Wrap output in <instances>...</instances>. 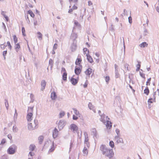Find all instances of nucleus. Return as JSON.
<instances>
[{
  "label": "nucleus",
  "mask_w": 159,
  "mask_h": 159,
  "mask_svg": "<svg viewBox=\"0 0 159 159\" xmlns=\"http://www.w3.org/2000/svg\"><path fill=\"white\" fill-rule=\"evenodd\" d=\"M38 122L37 120L35 119L33 123L28 124V128L29 130H32L38 127Z\"/></svg>",
  "instance_id": "obj_1"
},
{
  "label": "nucleus",
  "mask_w": 159,
  "mask_h": 159,
  "mask_svg": "<svg viewBox=\"0 0 159 159\" xmlns=\"http://www.w3.org/2000/svg\"><path fill=\"white\" fill-rule=\"evenodd\" d=\"M17 148V146L15 144H12L8 149L7 152L9 154H13L16 152Z\"/></svg>",
  "instance_id": "obj_2"
},
{
  "label": "nucleus",
  "mask_w": 159,
  "mask_h": 159,
  "mask_svg": "<svg viewBox=\"0 0 159 159\" xmlns=\"http://www.w3.org/2000/svg\"><path fill=\"white\" fill-rule=\"evenodd\" d=\"M103 155L108 157H112L114 155L113 150L112 149H108Z\"/></svg>",
  "instance_id": "obj_3"
},
{
  "label": "nucleus",
  "mask_w": 159,
  "mask_h": 159,
  "mask_svg": "<svg viewBox=\"0 0 159 159\" xmlns=\"http://www.w3.org/2000/svg\"><path fill=\"white\" fill-rule=\"evenodd\" d=\"M66 123L65 121L63 120H60L59 121L57 124L58 128L60 130H61L63 128L65 125H66Z\"/></svg>",
  "instance_id": "obj_4"
},
{
  "label": "nucleus",
  "mask_w": 159,
  "mask_h": 159,
  "mask_svg": "<svg viewBox=\"0 0 159 159\" xmlns=\"http://www.w3.org/2000/svg\"><path fill=\"white\" fill-rule=\"evenodd\" d=\"M100 149L102 152V154L103 155L106 152L108 149L107 148L105 145H102L100 147Z\"/></svg>",
  "instance_id": "obj_5"
},
{
  "label": "nucleus",
  "mask_w": 159,
  "mask_h": 159,
  "mask_svg": "<svg viewBox=\"0 0 159 159\" xmlns=\"http://www.w3.org/2000/svg\"><path fill=\"white\" fill-rule=\"evenodd\" d=\"M107 119H108V120L109 119V118L108 117V116H107L106 117V126L107 128L110 129L112 127V123L110 121H109L108 120H107Z\"/></svg>",
  "instance_id": "obj_6"
},
{
  "label": "nucleus",
  "mask_w": 159,
  "mask_h": 159,
  "mask_svg": "<svg viewBox=\"0 0 159 159\" xmlns=\"http://www.w3.org/2000/svg\"><path fill=\"white\" fill-rule=\"evenodd\" d=\"M76 41H75L73 42L71 46V49L72 52H74L76 49Z\"/></svg>",
  "instance_id": "obj_7"
},
{
  "label": "nucleus",
  "mask_w": 159,
  "mask_h": 159,
  "mask_svg": "<svg viewBox=\"0 0 159 159\" xmlns=\"http://www.w3.org/2000/svg\"><path fill=\"white\" fill-rule=\"evenodd\" d=\"M58 131L57 129L55 128L52 131V137L54 139H55L56 138L58 135Z\"/></svg>",
  "instance_id": "obj_8"
},
{
  "label": "nucleus",
  "mask_w": 159,
  "mask_h": 159,
  "mask_svg": "<svg viewBox=\"0 0 159 159\" xmlns=\"http://www.w3.org/2000/svg\"><path fill=\"white\" fill-rule=\"evenodd\" d=\"M70 129L74 132H77L78 129V127L75 124H71L70 125Z\"/></svg>",
  "instance_id": "obj_9"
},
{
  "label": "nucleus",
  "mask_w": 159,
  "mask_h": 159,
  "mask_svg": "<svg viewBox=\"0 0 159 159\" xmlns=\"http://www.w3.org/2000/svg\"><path fill=\"white\" fill-rule=\"evenodd\" d=\"M120 136H115V139L118 143H123V141L122 138H120Z\"/></svg>",
  "instance_id": "obj_10"
},
{
  "label": "nucleus",
  "mask_w": 159,
  "mask_h": 159,
  "mask_svg": "<svg viewBox=\"0 0 159 159\" xmlns=\"http://www.w3.org/2000/svg\"><path fill=\"white\" fill-rule=\"evenodd\" d=\"M33 114L32 113H28L27 115L26 119L28 121H31L32 120L33 118Z\"/></svg>",
  "instance_id": "obj_11"
},
{
  "label": "nucleus",
  "mask_w": 159,
  "mask_h": 159,
  "mask_svg": "<svg viewBox=\"0 0 159 159\" xmlns=\"http://www.w3.org/2000/svg\"><path fill=\"white\" fill-rule=\"evenodd\" d=\"M69 1L70 4H71L72 2L75 3V4L73 5L72 8L73 10L77 9V7L75 6V4L77 2L78 0H69Z\"/></svg>",
  "instance_id": "obj_12"
},
{
  "label": "nucleus",
  "mask_w": 159,
  "mask_h": 159,
  "mask_svg": "<svg viewBox=\"0 0 159 159\" xmlns=\"http://www.w3.org/2000/svg\"><path fill=\"white\" fill-rule=\"evenodd\" d=\"M92 135H93V137L94 138L95 137L97 138V133L96 129L94 128H93L91 130Z\"/></svg>",
  "instance_id": "obj_13"
},
{
  "label": "nucleus",
  "mask_w": 159,
  "mask_h": 159,
  "mask_svg": "<svg viewBox=\"0 0 159 159\" xmlns=\"http://www.w3.org/2000/svg\"><path fill=\"white\" fill-rule=\"evenodd\" d=\"M81 71L80 68L79 67H75V72L76 75H79Z\"/></svg>",
  "instance_id": "obj_14"
},
{
  "label": "nucleus",
  "mask_w": 159,
  "mask_h": 159,
  "mask_svg": "<svg viewBox=\"0 0 159 159\" xmlns=\"http://www.w3.org/2000/svg\"><path fill=\"white\" fill-rule=\"evenodd\" d=\"M101 118L100 120L101 121H102L103 123L105 124L106 123V117L105 118V115L103 114L102 115H100Z\"/></svg>",
  "instance_id": "obj_15"
},
{
  "label": "nucleus",
  "mask_w": 159,
  "mask_h": 159,
  "mask_svg": "<svg viewBox=\"0 0 159 159\" xmlns=\"http://www.w3.org/2000/svg\"><path fill=\"white\" fill-rule=\"evenodd\" d=\"M70 82L73 85H75L78 82V80L72 77L70 79Z\"/></svg>",
  "instance_id": "obj_16"
},
{
  "label": "nucleus",
  "mask_w": 159,
  "mask_h": 159,
  "mask_svg": "<svg viewBox=\"0 0 159 159\" xmlns=\"http://www.w3.org/2000/svg\"><path fill=\"white\" fill-rule=\"evenodd\" d=\"M46 85V82L44 80H42L41 82V90H43L45 89Z\"/></svg>",
  "instance_id": "obj_17"
},
{
  "label": "nucleus",
  "mask_w": 159,
  "mask_h": 159,
  "mask_svg": "<svg viewBox=\"0 0 159 159\" xmlns=\"http://www.w3.org/2000/svg\"><path fill=\"white\" fill-rule=\"evenodd\" d=\"M77 37V34L73 33L70 36V39L73 40V42L76 41V39Z\"/></svg>",
  "instance_id": "obj_18"
},
{
  "label": "nucleus",
  "mask_w": 159,
  "mask_h": 159,
  "mask_svg": "<svg viewBox=\"0 0 159 159\" xmlns=\"http://www.w3.org/2000/svg\"><path fill=\"white\" fill-rule=\"evenodd\" d=\"M81 59L79 58H77L75 62V64L76 65H79V66L80 67L82 68V66L80 65V63L81 61Z\"/></svg>",
  "instance_id": "obj_19"
},
{
  "label": "nucleus",
  "mask_w": 159,
  "mask_h": 159,
  "mask_svg": "<svg viewBox=\"0 0 159 159\" xmlns=\"http://www.w3.org/2000/svg\"><path fill=\"white\" fill-rule=\"evenodd\" d=\"M51 98L53 100H55L57 98V95L55 92H53L51 94Z\"/></svg>",
  "instance_id": "obj_20"
},
{
  "label": "nucleus",
  "mask_w": 159,
  "mask_h": 159,
  "mask_svg": "<svg viewBox=\"0 0 159 159\" xmlns=\"http://www.w3.org/2000/svg\"><path fill=\"white\" fill-rule=\"evenodd\" d=\"M86 56L88 61L90 63H92L93 62V61L91 57L88 54H87Z\"/></svg>",
  "instance_id": "obj_21"
},
{
  "label": "nucleus",
  "mask_w": 159,
  "mask_h": 159,
  "mask_svg": "<svg viewBox=\"0 0 159 159\" xmlns=\"http://www.w3.org/2000/svg\"><path fill=\"white\" fill-rule=\"evenodd\" d=\"M92 72V69L90 68H88L85 72L86 74L88 75H90Z\"/></svg>",
  "instance_id": "obj_22"
},
{
  "label": "nucleus",
  "mask_w": 159,
  "mask_h": 159,
  "mask_svg": "<svg viewBox=\"0 0 159 159\" xmlns=\"http://www.w3.org/2000/svg\"><path fill=\"white\" fill-rule=\"evenodd\" d=\"M148 43L145 42H143L139 45V46L141 48H144L148 46Z\"/></svg>",
  "instance_id": "obj_23"
},
{
  "label": "nucleus",
  "mask_w": 159,
  "mask_h": 159,
  "mask_svg": "<svg viewBox=\"0 0 159 159\" xmlns=\"http://www.w3.org/2000/svg\"><path fill=\"white\" fill-rule=\"evenodd\" d=\"M35 148V146L34 144H31L29 146V149L31 151H33L34 150Z\"/></svg>",
  "instance_id": "obj_24"
},
{
  "label": "nucleus",
  "mask_w": 159,
  "mask_h": 159,
  "mask_svg": "<svg viewBox=\"0 0 159 159\" xmlns=\"http://www.w3.org/2000/svg\"><path fill=\"white\" fill-rule=\"evenodd\" d=\"M144 93L147 95H148L149 94V90L147 86L146 87L145 89L144 90Z\"/></svg>",
  "instance_id": "obj_25"
},
{
  "label": "nucleus",
  "mask_w": 159,
  "mask_h": 159,
  "mask_svg": "<svg viewBox=\"0 0 159 159\" xmlns=\"http://www.w3.org/2000/svg\"><path fill=\"white\" fill-rule=\"evenodd\" d=\"M83 153L84 155H87L88 154V150L87 149L86 147H85V145L84 146V147L83 149Z\"/></svg>",
  "instance_id": "obj_26"
},
{
  "label": "nucleus",
  "mask_w": 159,
  "mask_h": 159,
  "mask_svg": "<svg viewBox=\"0 0 159 159\" xmlns=\"http://www.w3.org/2000/svg\"><path fill=\"white\" fill-rule=\"evenodd\" d=\"M84 135L85 136L84 142H88L89 138L87 133L86 132H84Z\"/></svg>",
  "instance_id": "obj_27"
},
{
  "label": "nucleus",
  "mask_w": 159,
  "mask_h": 159,
  "mask_svg": "<svg viewBox=\"0 0 159 159\" xmlns=\"http://www.w3.org/2000/svg\"><path fill=\"white\" fill-rule=\"evenodd\" d=\"M54 149H55V147H54V142H52V147L49 149L48 152H53L54 151Z\"/></svg>",
  "instance_id": "obj_28"
},
{
  "label": "nucleus",
  "mask_w": 159,
  "mask_h": 159,
  "mask_svg": "<svg viewBox=\"0 0 159 159\" xmlns=\"http://www.w3.org/2000/svg\"><path fill=\"white\" fill-rule=\"evenodd\" d=\"M67 74L66 72H64L62 75V79L64 81H66L67 80Z\"/></svg>",
  "instance_id": "obj_29"
},
{
  "label": "nucleus",
  "mask_w": 159,
  "mask_h": 159,
  "mask_svg": "<svg viewBox=\"0 0 159 159\" xmlns=\"http://www.w3.org/2000/svg\"><path fill=\"white\" fill-rule=\"evenodd\" d=\"M34 107H28V113H31L32 114L33 113Z\"/></svg>",
  "instance_id": "obj_30"
},
{
  "label": "nucleus",
  "mask_w": 159,
  "mask_h": 159,
  "mask_svg": "<svg viewBox=\"0 0 159 159\" xmlns=\"http://www.w3.org/2000/svg\"><path fill=\"white\" fill-rule=\"evenodd\" d=\"M20 47L19 43H17L16 44V46L15 47V49L16 50V52H18V49L20 48Z\"/></svg>",
  "instance_id": "obj_31"
},
{
  "label": "nucleus",
  "mask_w": 159,
  "mask_h": 159,
  "mask_svg": "<svg viewBox=\"0 0 159 159\" xmlns=\"http://www.w3.org/2000/svg\"><path fill=\"white\" fill-rule=\"evenodd\" d=\"M43 137L42 136H40L38 138V140H39V143L41 144L43 141Z\"/></svg>",
  "instance_id": "obj_32"
},
{
  "label": "nucleus",
  "mask_w": 159,
  "mask_h": 159,
  "mask_svg": "<svg viewBox=\"0 0 159 159\" xmlns=\"http://www.w3.org/2000/svg\"><path fill=\"white\" fill-rule=\"evenodd\" d=\"M72 109L74 111V112L75 114L77 116H78L80 114L79 112L77 111L76 109L75 108H73Z\"/></svg>",
  "instance_id": "obj_33"
},
{
  "label": "nucleus",
  "mask_w": 159,
  "mask_h": 159,
  "mask_svg": "<svg viewBox=\"0 0 159 159\" xmlns=\"http://www.w3.org/2000/svg\"><path fill=\"white\" fill-rule=\"evenodd\" d=\"M5 106L7 108V110L8 109V107L9 106L8 102L7 100L6 99H5Z\"/></svg>",
  "instance_id": "obj_34"
},
{
  "label": "nucleus",
  "mask_w": 159,
  "mask_h": 159,
  "mask_svg": "<svg viewBox=\"0 0 159 159\" xmlns=\"http://www.w3.org/2000/svg\"><path fill=\"white\" fill-rule=\"evenodd\" d=\"M28 13L30 15V16L32 17H34V15L33 12L31 10H29L28 11Z\"/></svg>",
  "instance_id": "obj_35"
},
{
  "label": "nucleus",
  "mask_w": 159,
  "mask_h": 159,
  "mask_svg": "<svg viewBox=\"0 0 159 159\" xmlns=\"http://www.w3.org/2000/svg\"><path fill=\"white\" fill-rule=\"evenodd\" d=\"M13 38L14 43L16 44L18 42V39L15 35L13 36Z\"/></svg>",
  "instance_id": "obj_36"
},
{
  "label": "nucleus",
  "mask_w": 159,
  "mask_h": 159,
  "mask_svg": "<svg viewBox=\"0 0 159 159\" xmlns=\"http://www.w3.org/2000/svg\"><path fill=\"white\" fill-rule=\"evenodd\" d=\"M49 65L51 66V68L52 69L53 66V60L50 59L49 61Z\"/></svg>",
  "instance_id": "obj_37"
},
{
  "label": "nucleus",
  "mask_w": 159,
  "mask_h": 159,
  "mask_svg": "<svg viewBox=\"0 0 159 159\" xmlns=\"http://www.w3.org/2000/svg\"><path fill=\"white\" fill-rule=\"evenodd\" d=\"M148 32L147 30L146 29H144V31L143 35L144 37H145L146 36L148 35Z\"/></svg>",
  "instance_id": "obj_38"
},
{
  "label": "nucleus",
  "mask_w": 159,
  "mask_h": 159,
  "mask_svg": "<svg viewBox=\"0 0 159 159\" xmlns=\"http://www.w3.org/2000/svg\"><path fill=\"white\" fill-rule=\"evenodd\" d=\"M18 115V114L17 112V111L16 109H15V113L14 114V119L15 121V120L17 119V116Z\"/></svg>",
  "instance_id": "obj_39"
},
{
  "label": "nucleus",
  "mask_w": 159,
  "mask_h": 159,
  "mask_svg": "<svg viewBox=\"0 0 159 159\" xmlns=\"http://www.w3.org/2000/svg\"><path fill=\"white\" fill-rule=\"evenodd\" d=\"M115 131H116V133L117 134V135L116 136H120V131L119 129H116L115 130Z\"/></svg>",
  "instance_id": "obj_40"
},
{
  "label": "nucleus",
  "mask_w": 159,
  "mask_h": 159,
  "mask_svg": "<svg viewBox=\"0 0 159 159\" xmlns=\"http://www.w3.org/2000/svg\"><path fill=\"white\" fill-rule=\"evenodd\" d=\"M109 146L111 148H113L114 146V143L112 141H110L109 143Z\"/></svg>",
  "instance_id": "obj_41"
},
{
  "label": "nucleus",
  "mask_w": 159,
  "mask_h": 159,
  "mask_svg": "<svg viewBox=\"0 0 159 159\" xmlns=\"http://www.w3.org/2000/svg\"><path fill=\"white\" fill-rule=\"evenodd\" d=\"M37 34H38L39 35L38 36V37L40 39H42V34L39 32H37Z\"/></svg>",
  "instance_id": "obj_42"
},
{
  "label": "nucleus",
  "mask_w": 159,
  "mask_h": 159,
  "mask_svg": "<svg viewBox=\"0 0 159 159\" xmlns=\"http://www.w3.org/2000/svg\"><path fill=\"white\" fill-rule=\"evenodd\" d=\"M120 76V75L118 72V70H116L115 71V77L116 78H119Z\"/></svg>",
  "instance_id": "obj_43"
},
{
  "label": "nucleus",
  "mask_w": 159,
  "mask_h": 159,
  "mask_svg": "<svg viewBox=\"0 0 159 159\" xmlns=\"http://www.w3.org/2000/svg\"><path fill=\"white\" fill-rule=\"evenodd\" d=\"M88 107H89V108L90 109H92L93 108V105L91 102L89 103L88 104Z\"/></svg>",
  "instance_id": "obj_44"
},
{
  "label": "nucleus",
  "mask_w": 159,
  "mask_h": 159,
  "mask_svg": "<svg viewBox=\"0 0 159 159\" xmlns=\"http://www.w3.org/2000/svg\"><path fill=\"white\" fill-rule=\"evenodd\" d=\"M22 34L24 36H25V30L24 27H22Z\"/></svg>",
  "instance_id": "obj_45"
},
{
  "label": "nucleus",
  "mask_w": 159,
  "mask_h": 159,
  "mask_svg": "<svg viewBox=\"0 0 159 159\" xmlns=\"http://www.w3.org/2000/svg\"><path fill=\"white\" fill-rule=\"evenodd\" d=\"M151 80V78H150L148 79L147 81L146 82V85H150V81Z\"/></svg>",
  "instance_id": "obj_46"
},
{
  "label": "nucleus",
  "mask_w": 159,
  "mask_h": 159,
  "mask_svg": "<svg viewBox=\"0 0 159 159\" xmlns=\"http://www.w3.org/2000/svg\"><path fill=\"white\" fill-rule=\"evenodd\" d=\"M110 30L114 32L115 30V29L114 28V26L111 24V26L110 28Z\"/></svg>",
  "instance_id": "obj_47"
},
{
  "label": "nucleus",
  "mask_w": 159,
  "mask_h": 159,
  "mask_svg": "<svg viewBox=\"0 0 159 159\" xmlns=\"http://www.w3.org/2000/svg\"><path fill=\"white\" fill-rule=\"evenodd\" d=\"M65 115V112L64 111H62L60 113L59 117L61 118L64 116Z\"/></svg>",
  "instance_id": "obj_48"
},
{
  "label": "nucleus",
  "mask_w": 159,
  "mask_h": 159,
  "mask_svg": "<svg viewBox=\"0 0 159 159\" xmlns=\"http://www.w3.org/2000/svg\"><path fill=\"white\" fill-rule=\"evenodd\" d=\"M110 80V78L109 76H107L105 77V80L107 83H108Z\"/></svg>",
  "instance_id": "obj_49"
},
{
  "label": "nucleus",
  "mask_w": 159,
  "mask_h": 159,
  "mask_svg": "<svg viewBox=\"0 0 159 159\" xmlns=\"http://www.w3.org/2000/svg\"><path fill=\"white\" fill-rule=\"evenodd\" d=\"M129 22L130 24H131L132 23V19L131 16L128 17Z\"/></svg>",
  "instance_id": "obj_50"
},
{
  "label": "nucleus",
  "mask_w": 159,
  "mask_h": 159,
  "mask_svg": "<svg viewBox=\"0 0 159 159\" xmlns=\"http://www.w3.org/2000/svg\"><path fill=\"white\" fill-rule=\"evenodd\" d=\"M7 46L9 47V48L11 49V44H10V42L9 41H7Z\"/></svg>",
  "instance_id": "obj_51"
},
{
  "label": "nucleus",
  "mask_w": 159,
  "mask_h": 159,
  "mask_svg": "<svg viewBox=\"0 0 159 159\" xmlns=\"http://www.w3.org/2000/svg\"><path fill=\"white\" fill-rule=\"evenodd\" d=\"M6 142V139H2L1 144H4Z\"/></svg>",
  "instance_id": "obj_52"
},
{
  "label": "nucleus",
  "mask_w": 159,
  "mask_h": 159,
  "mask_svg": "<svg viewBox=\"0 0 159 159\" xmlns=\"http://www.w3.org/2000/svg\"><path fill=\"white\" fill-rule=\"evenodd\" d=\"M139 74L140 76L141 77L144 79L145 78V74H144L140 72Z\"/></svg>",
  "instance_id": "obj_53"
},
{
  "label": "nucleus",
  "mask_w": 159,
  "mask_h": 159,
  "mask_svg": "<svg viewBox=\"0 0 159 159\" xmlns=\"http://www.w3.org/2000/svg\"><path fill=\"white\" fill-rule=\"evenodd\" d=\"M123 14H124V16H127V11L125 9H124V10Z\"/></svg>",
  "instance_id": "obj_54"
},
{
  "label": "nucleus",
  "mask_w": 159,
  "mask_h": 159,
  "mask_svg": "<svg viewBox=\"0 0 159 159\" xmlns=\"http://www.w3.org/2000/svg\"><path fill=\"white\" fill-rule=\"evenodd\" d=\"M153 100V99L152 98H150V99H149L148 100V105H150L149 104V103H152V100Z\"/></svg>",
  "instance_id": "obj_55"
},
{
  "label": "nucleus",
  "mask_w": 159,
  "mask_h": 159,
  "mask_svg": "<svg viewBox=\"0 0 159 159\" xmlns=\"http://www.w3.org/2000/svg\"><path fill=\"white\" fill-rule=\"evenodd\" d=\"M26 20H27V23L28 24H29L30 22V21L29 19L28 16V15L27 16V17H26Z\"/></svg>",
  "instance_id": "obj_56"
},
{
  "label": "nucleus",
  "mask_w": 159,
  "mask_h": 159,
  "mask_svg": "<svg viewBox=\"0 0 159 159\" xmlns=\"http://www.w3.org/2000/svg\"><path fill=\"white\" fill-rule=\"evenodd\" d=\"M78 119V117L75 116V115H73V119L74 120H76Z\"/></svg>",
  "instance_id": "obj_57"
},
{
  "label": "nucleus",
  "mask_w": 159,
  "mask_h": 159,
  "mask_svg": "<svg viewBox=\"0 0 159 159\" xmlns=\"http://www.w3.org/2000/svg\"><path fill=\"white\" fill-rule=\"evenodd\" d=\"M7 46V45H5L2 44L1 45V48L2 49H4Z\"/></svg>",
  "instance_id": "obj_58"
},
{
  "label": "nucleus",
  "mask_w": 159,
  "mask_h": 159,
  "mask_svg": "<svg viewBox=\"0 0 159 159\" xmlns=\"http://www.w3.org/2000/svg\"><path fill=\"white\" fill-rule=\"evenodd\" d=\"M1 159H7V155H4L2 156Z\"/></svg>",
  "instance_id": "obj_59"
},
{
  "label": "nucleus",
  "mask_w": 159,
  "mask_h": 159,
  "mask_svg": "<svg viewBox=\"0 0 159 159\" xmlns=\"http://www.w3.org/2000/svg\"><path fill=\"white\" fill-rule=\"evenodd\" d=\"M7 53V50L4 51L3 52V57H5Z\"/></svg>",
  "instance_id": "obj_60"
},
{
  "label": "nucleus",
  "mask_w": 159,
  "mask_h": 159,
  "mask_svg": "<svg viewBox=\"0 0 159 159\" xmlns=\"http://www.w3.org/2000/svg\"><path fill=\"white\" fill-rule=\"evenodd\" d=\"M84 143H85V144L86 146H86L88 147H89V141L88 142H84Z\"/></svg>",
  "instance_id": "obj_61"
},
{
  "label": "nucleus",
  "mask_w": 159,
  "mask_h": 159,
  "mask_svg": "<svg viewBox=\"0 0 159 159\" xmlns=\"http://www.w3.org/2000/svg\"><path fill=\"white\" fill-rule=\"evenodd\" d=\"M2 24L3 26L4 29L5 30L6 32H7V29H6L5 24H4V23L3 22H2Z\"/></svg>",
  "instance_id": "obj_62"
},
{
  "label": "nucleus",
  "mask_w": 159,
  "mask_h": 159,
  "mask_svg": "<svg viewBox=\"0 0 159 159\" xmlns=\"http://www.w3.org/2000/svg\"><path fill=\"white\" fill-rule=\"evenodd\" d=\"M63 72H66V70L64 67H62L61 70V72L62 73Z\"/></svg>",
  "instance_id": "obj_63"
},
{
  "label": "nucleus",
  "mask_w": 159,
  "mask_h": 159,
  "mask_svg": "<svg viewBox=\"0 0 159 159\" xmlns=\"http://www.w3.org/2000/svg\"><path fill=\"white\" fill-rule=\"evenodd\" d=\"M57 43H55L54 44L53 46V49H56L57 48Z\"/></svg>",
  "instance_id": "obj_64"
}]
</instances>
